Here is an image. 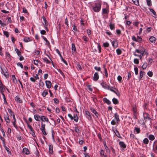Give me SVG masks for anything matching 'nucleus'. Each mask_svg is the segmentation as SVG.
Returning a JSON list of instances; mask_svg holds the SVG:
<instances>
[{"instance_id": "obj_1", "label": "nucleus", "mask_w": 157, "mask_h": 157, "mask_svg": "<svg viewBox=\"0 0 157 157\" xmlns=\"http://www.w3.org/2000/svg\"><path fill=\"white\" fill-rule=\"evenodd\" d=\"M101 4L100 2L95 3V4L92 6L94 11L96 12H99L101 9Z\"/></svg>"}, {"instance_id": "obj_2", "label": "nucleus", "mask_w": 157, "mask_h": 157, "mask_svg": "<svg viewBox=\"0 0 157 157\" xmlns=\"http://www.w3.org/2000/svg\"><path fill=\"white\" fill-rule=\"evenodd\" d=\"M109 90L115 93L118 96H120V94L119 92L115 88H114L113 87H111V88H110V87L109 86Z\"/></svg>"}, {"instance_id": "obj_3", "label": "nucleus", "mask_w": 157, "mask_h": 157, "mask_svg": "<svg viewBox=\"0 0 157 157\" xmlns=\"http://www.w3.org/2000/svg\"><path fill=\"white\" fill-rule=\"evenodd\" d=\"M27 124L28 127L30 131V133L32 135V136L33 137H35L36 136V135L35 133V132L33 129L31 125H29L28 123H27Z\"/></svg>"}, {"instance_id": "obj_4", "label": "nucleus", "mask_w": 157, "mask_h": 157, "mask_svg": "<svg viewBox=\"0 0 157 157\" xmlns=\"http://www.w3.org/2000/svg\"><path fill=\"white\" fill-rule=\"evenodd\" d=\"M1 68L2 70V74H3L6 78H8L9 77V75L6 70V68L5 67H4L2 68L1 67Z\"/></svg>"}, {"instance_id": "obj_5", "label": "nucleus", "mask_w": 157, "mask_h": 157, "mask_svg": "<svg viewBox=\"0 0 157 157\" xmlns=\"http://www.w3.org/2000/svg\"><path fill=\"white\" fill-rule=\"evenodd\" d=\"M119 144L121 148V150H123L125 148H126V144L123 141H120L119 143Z\"/></svg>"}, {"instance_id": "obj_6", "label": "nucleus", "mask_w": 157, "mask_h": 157, "mask_svg": "<svg viewBox=\"0 0 157 157\" xmlns=\"http://www.w3.org/2000/svg\"><path fill=\"white\" fill-rule=\"evenodd\" d=\"M90 110L94 114L96 117L98 118L99 114L98 113L97 111L95 110V109L91 107L90 108Z\"/></svg>"}, {"instance_id": "obj_7", "label": "nucleus", "mask_w": 157, "mask_h": 157, "mask_svg": "<svg viewBox=\"0 0 157 157\" xmlns=\"http://www.w3.org/2000/svg\"><path fill=\"white\" fill-rule=\"evenodd\" d=\"M34 118L36 121H39V119H41V121L44 122V121L43 120V118H42L41 116L40 117L38 115H34Z\"/></svg>"}, {"instance_id": "obj_8", "label": "nucleus", "mask_w": 157, "mask_h": 157, "mask_svg": "<svg viewBox=\"0 0 157 157\" xmlns=\"http://www.w3.org/2000/svg\"><path fill=\"white\" fill-rule=\"evenodd\" d=\"M5 87V86L3 85L2 82H0V92L2 94H3Z\"/></svg>"}, {"instance_id": "obj_9", "label": "nucleus", "mask_w": 157, "mask_h": 157, "mask_svg": "<svg viewBox=\"0 0 157 157\" xmlns=\"http://www.w3.org/2000/svg\"><path fill=\"white\" fill-rule=\"evenodd\" d=\"M4 119L6 122L7 124H9L10 122V120L9 118V117L7 113L6 115H4Z\"/></svg>"}, {"instance_id": "obj_10", "label": "nucleus", "mask_w": 157, "mask_h": 157, "mask_svg": "<svg viewBox=\"0 0 157 157\" xmlns=\"http://www.w3.org/2000/svg\"><path fill=\"white\" fill-rule=\"evenodd\" d=\"M45 83L47 88L48 89H50L51 88L52 86V83L50 81L48 80L46 81Z\"/></svg>"}, {"instance_id": "obj_11", "label": "nucleus", "mask_w": 157, "mask_h": 157, "mask_svg": "<svg viewBox=\"0 0 157 157\" xmlns=\"http://www.w3.org/2000/svg\"><path fill=\"white\" fill-rule=\"evenodd\" d=\"M85 113L87 116L86 117L89 120H92V117L90 113L88 111H85Z\"/></svg>"}, {"instance_id": "obj_12", "label": "nucleus", "mask_w": 157, "mask_h": 157, "mask_svg": "<svg viewBox=\"0 0 157 157\" xmlns=\"http://www.w3.org/2000/svg\"><path fill=\"white\" fill-rule=\"evenodd\" d=\"M111 41L112 45L114 48H116L118 47V43L116 40H114L113 41L111 40Z\"/></svg>"}, {"instance_id": "obj_13", "label": "nucleus", "mask_w": 157, "mask_h": 157, "mask_svg": "<svg viewBox=\"0 0 157 157\" xmlns=\"http://www.w3.org/2000/svg\"><path fill=\"white\" fill-rule=\"evenodd\" d=\"M99 78V75L97 72H95L94 75L93 80L95 81H97Z\"/></svg>"}, {"instance_id": "obj_14", "label": "nucleus", "mask_w": 157, "mask_h": 157, "mask_svg": "<svg viewBox=\"0 0 157 157\" xmlns=\"http://www.w3.org/2000/svg\"><path fill=\"white\" fill-rule=\"evenodd\" d=\"M15 100L18 103H20L22 102V100L18 96H16L15 98Z\"/></svg>"}, {"instance_id": "obj_15", "label": "nucleus", "mask_w": 157, "mask_h": 157, "mask_svg": "<svg viewBox=\"0 0 157 157\" xmlns=\"http://www.w3.org/2000/svg\"><path fill=\"white\" fill-rule=\"evenodd\" d=\"M22 152L24 153H25L26 155H28L29 154V149L25 147H24L23 148Z\"/></svg>"}, {"instance_id": "obj_16", "label": "nucleus", "mask_w": 157, "mask_h": 157, "mask_svg": "<svg viewBox=\"0 0 157 157\" xmlns=\"http://www.w3.org/2000/svg\"><path fill=\"white\" fill-rule=\"evenodd\" d=\"M48 90L45 89L44 90L42 94V95L43 97H45L48 94Z\"/></svg>"}, {"instance_id": "obj_17", "label": "nucleus", "mask_w": 157, "mask_h": 157, "mask_svg": "<svg viewBox=\"0 0 157 157\" xmlns=\"http://www.w3.org/2000/svg\"><path fill=\"white\" fill-rule=\"evenodd\" d=\"M143 115H144V119L145 120H146V119H148V121H150V120H151V119L149 117V115L148 114V113H144Z\"/></svg>"}, {"instance_id": "obj_18", "label": "nucleus", "mask_w": 157, "mask_h": 157, "mask_svg": "<svg viewBox=\"0 0 157 157\" xmlns=\"http://www.w3.org/2000/svg\"><path fill=\"white\" fill-rule=\"evenodd\" d=\"M101 84L103 88L105 89H107L108 90L109 89V86H108L107 85L105 84L104 82H102Z\"/></svg>"}, {"instance_id": "obj_19", "label": "nucleus", "mask_w": 157, "mask_h": 157, "mask_svg": "<svg viewBox=\"0 0 157 157\" xmlns=\"http://www.w3.org/2000/svg\"><path fill=\"white\" fill-rule=\"evenodd\" d=\"M114 117L115 119L116 120L117 122H118L120 121L119 118V115L117 113H115L114 114Z\"/></svg>"}, {"instance_id": "obj_20", "label": "nucleus", "mask_w": 157, "mask_h": 157, "mask_svg": "<svg viewBox=\"0 0 157 157\" xmlns=\"http://www.w3.org/2000/svg\"><path fill=\"white\" fill-rule=\"evenodd\" d=\"M53 146L52 145H49V153L50 154H52L53 152Z\"/></svg>"}, {"instance_id": "obj_21", "label": "nucleus", "mask_w": 157, "mask_h": 157, "mask_svg": "<svg viewBox=\"0 0 157 157\" xmlns=\"http://www.w3.org/2000/svg\"><path fill=\"white\" fill-rule=\"evenodd\" d=\"M42 18L43 19V21L44 23V24L43 23H42L43 25H45V26H48V21L46 20V19L44 16H43L42 17Z\"/></svg>"}, {"instance_id": "obj_22", "label": "nucleus", "mask_w": 157, "mask_h": 157, "mask_svg": "<svg viewBox=\"0 0 157 157\" xmlns=\"http://www.w3.org/2000/svg\"><path fill=\"white\" fill-rule=\"evenodd\" d=\"M143 47H141L139 48L138 49H136V52L138 53H141L143 51Z\"/></svg>"}, {"instance_id": "obj_23", "label": "nucleus", "mask_w": 157, "mask_h": 157, "mask_svg": "<svg viewBox=\"0 0 157 157\" xmlns=\"http://www.w3.org/2000/svg\"><path fill=\"white\" fill-rule=\"evenodd\" d=\"M149 40L152 43H155L156 41V38L155 37L151 36L149 39Z\"/></svg>"}, {"instance_id": "obj_24", "label": "nucleus", "mask_w": 157, "mask_h": 157, "mask_svg": "<svg viewBox=\"0 0 157 157\" xmlns=\"http://www.w3.org/2000/svg\"><path fill=\"white\" fill-rule=\"evenodd\" d=\"M71 49L72 50V53L73 54L74 52H75L76 51V48L75 44H71Z\"/></svg>"}, {"instance_id": "obj_25", "label": "nucleus", "mask_w": 157, "mask_h": 157, "mask_svg": "<svg viewBox=\"0 0 157 157\" xmlns=\"http://www.w3.org/2000/svg\"><path fill=\"white\" fill-rule=\"evenodd\" d=\"M144 74V72L143 71H141L140 72V76L139 77V81L142 78L143 75Z\"/></svg>"}, {"instance_id": "obj_26", "label": "nucleus", "mask_w": 157, "mask_h": 157, "mask_svg": "<svg viewBox=\"0 0 157 157\" xmlns=\"http://www.w3.org/2000/svg\"><path fill=\"white\" fill-rule=\"evenodd\" d=\"M103 101L108 105H109L111 103L110 101L106 98H103Z\"/></svg>"}, {"instance_id": "obj_27", "label": "nucleus", "mask_w": 157, "mask_h": 157, "mask_svg": "<svg viewBox=\"0 0 157 157\" xmlns=\"http://www.w3.org/2000/svg\"><path fill=\"white\" fill-rule=\"evenodd\" d=\"M134 131V133H135V132H136V133L137 134H139L140 132V128H137V127H136L135 128Z\"/></svg>"}, {"instance_id": "obj_28", "label": "nucleus", "mask_w": 157, "mask_h": 157, "mask_svg": "<svg viewBox=\"0 0 157 157\" xmlns=\"http://www.w3.org/2000/svg\"><path fill=\"white\" fill-rule=\"evenodd\" d=\"M4 147L5 148V149L6 150V151H7V152H8V154H11V151H10V149L9 148H8V147H7L6 145V144H4Z\"/></svg>"}, {"instance_id": "obj_29", "label": "nucleus", "mask_w": 157, "mask_h": 157, "mask_svg": "<svg viewBox=\"0 0 157 157\" xmlns=\"http://www.w3.org/2000/svg\"><path fill=\"white\" fill-rule=\"evenodd\" d=\"M74 120V121L77 122L78 121V117L77 116V114H74V116L73 117V120Z\"/></svg>"}, {"instance_id": "obj_30", "label": "nucleus", "mask_w": 157, "mask_h": 157, "mask_svg": "<svg viewBox=\"0 0 157 157\" xmlns=\"http://www.w3.org/2000/svg\"><path fill=\"white\" fill-rule=\"evenodd\" d=\"M2 95L3 98V99H4V104H5L7 105H8V103H7V102L6 101V97H5V94H2Z\"/></svg>"}, {"instance_id": "obj_31", "label": "nucleus", "mask_w": 157, "mask_h": 157, "mask_svg": "<svg viewBox=\"0 0 157 157\" xmlns=\"http://www.w3.org/2000/svg\"><path fill=\"white\" fill-rule=\"evenodd\" d=\"M103 68L104 69V73L105 74V76L106 78H107L108 77V75L107 72V69L105 68V67H103Z\"/></svg>"}, {"instance_id": "obj_32", "label": "nucleus", "mask_w": 157, "mask_h": 157, "mask_svg": "<svg viewBox=\"0 0 157 157\" xmlns=\"http://www.w3.org/2000/svg\"><path fill=\"white\" fill-rule=\"evenodd\" d=\"M15 51L18 56H20L21 55V52L17 48H15Z\"/></svg>"}, {"instance_id": "obj_33", "label": "nucleus", "mask_w": 157, "mask_h": 157, "mask_svg": "<svg viewBox=\"0 0 157 157\" xmlns=\"http://www.w3.org/2000/svg\"><path fill=\"white\" fill-rule=\"evenodd\" d=\"M134 4L136 6H139V0H132Z\"/></svg>"}, {"instance_id": "obj_34", "label": "nucleus", "mask_w": 157, "mask_h": 157, "mask_svg": "<svg viewBox=\"0 0 157 157\" xmlns=\"http://www.w3.org/2000/svg\"><path fill=\"white\" fill-rule=\"evenodd\" d=\"M142 53H143L144 55H146L147 56L148 55L147 50L146 49H144V48H143V51Z\"/></svg>"}, {"instance_id": "obj_35", "label": "nucleus", "mask_w": 157, "mask_h": 157, "mask_svg": "<svg viewBox=\"0 0 157 157\" xmlns=\"http://www.w3.org/2000/svg\"><path fill=\"white\" fill-rule=\"evenodd\" d=\"M112 101L114 104H117L118 103V102L117 99L116 98H114L112 99Z\"/></svg>"}, {"instance_id": "obj_36", "label": "nucleus", "mask_w": 157, "mask_h": 157, "mask_svg": "<svg viewBox=\"0 0 157 157\" xmlns=\"http://www.w3.org/2000/svg\"><path fill=\"white\" fill-rule=\"evenodd\" d=\"M110 28L111 30H113L115 29L114 25L113 24L110 23L109 24Z\"/></svg>"}, {"instance_id": "obj_37", "label": "nucleus", "mask_w": 157, "mask_h": 157, "mask_svg": "<svg viewBox=\"0 0 157 157\" xmlns=\"http://www.w3.org/2000/svg\"><path fill=\"white\" fill-rule=\"evenodd\" d=\"M42 37L43 38L44 40L46 41V44L47 45H48L50 44L49 42L48 41L46 38L44 37V36H42Z\"/></svg>"}, {"instance_id": "obj_38", "label": "nucleus", "mask_w": 157, "mask_h": 157, "mask_svg": "<svg viewBox=\"0 0 157 157\" xmlns=\"http://www.w3.org/2000/svg\"><path fill=\"white\" fill-rule=\"evenodd\" d=\"M149 139L150 140H153L155 139V138L153 135H150L149 136Z\"/></svg>"}, {"instance_id": "obj_39", "label": "nucleus", "mask_w": 157, "mask_h": 157, "mask_svg": "<svg viewBox=\"0 0 157 157\" xmlns=\"http://www.w3.org/2000/svg\"><path fill=\"white\" fill-rule=\"evenodd\" d=\"M147 5L149 6L152 5L151 1V0H146Z\"/></svg>"}, {"instance_id": "obj_40", "label": "nucleus", "mask_w": 157, "mask_h": 157, "mask_svg": "<svg viewBox=\"0 0 157 157\" xmlns=\"http://www.w3.org/2000/svg\"><path fill=\"white\" fill-rule=\"evenodd\" d=\"M41 128H40L41 130L42 131V130H45V124L41 123Z\"/></svg>"}, {"instance_id": "obj_41", "label": "nucleus", "mask_w": 157, "mask_h": 157, "mask_svg": "<svg viewBox=\"0 0 157 157\" xmlns=\"http://www.w3.org/2000/svg\"><path fill=\"white\" fill-rule=\"evenodd\" d=\"M149 10L150 12L152 13L154 15L156 16V12L153 9L149 8Z\"/></svg>"}, {"instance_id": "obj_42", "label": "nucleus", "mask_w": 157, "mask_h": 157, "mask_svg": "<svg viewBox=\"0 0 157 157\" xmlns=\"http://www.w3.org/2000/svg\"><path fill=\"white\" fill-rule=\"evenodd\" d=\"M147 63H144V64L142 66V68L143 69H145L147 68Z\"/></svg>"}, {"instance_id": "obj_43", "label": "nucleus", "mask_w": 157, "mask_h": 157, "mask_svg": "<svg viewBox=\"0 0 157 157\" xmlns=\"http://www.w3.org/2000/svg\"><path fill=\"white\" fill-rule=\"evenodd\" d=\"M43 60L47 63H50L51 62L49 61L46 58H44L43 59Z\"/></svg>"}, {"instance_id": "obj_44", "label": "nucleus", "mask_w": 157, "mask_h": 157, "mask_svg": "<svg viewBox=\"0 0 157 157\" xmlns=\"http://www.w3.org/2000/svg\"><path fill=\"white\" fill-rule=\"evenodd\" d=\"M24 41L25 42H28L31 41L29 37H26L24 39Z\"/></svg>"}, {"instance_id": "obj_45", "label": "nucleus", "mask_w": 157, "mask_h": 157, "mask_svg": "<svg viewBox=\"0 0 157 157\" xmlns=\"http://www.w3.org/2000/svg\"><path fill=\"white\" fill-rule=\"evenodd\" d=\"M116 52L117 53V54L118 55H120L121 54L122 51L121 50H120L119 49H117L116 50Z\"/></svg>"}, {"instance_id": "obj_46", "label": "nucleus", "mask_w": 157, "mask_h": 157, "mask_svg": "<svg viewBox=\"0 0 157 157\" xmlns=\"http://www.w3.org/2000/svg\"><path fill=\"white\" fill-rule=\"evenodd\" d=\"M137 42H140L142 41V38L140 36H137Z\"/></svg>"}, {"instance_id": "obj_47", "label": "nucleus", "mask_w": 157, "mask_h": 157, "mask_svg": "<svg viewBox=\"0 0 157 157\" xmlns=\"http://www.w3.org/2000/svg\"><path fill=\"white\" fill-rule=\"evenodd\" d=\"M41 117L42 118H43V120L44 121H45L47 122H49V120L48 118L46 117H45L44 116H42Z\"/></svg>"}, {"instance_id": "obj_48", "label": "nucleus", "mask_w": 157, "mask_h": 157, "mask_svg": "<svg viewBox=\"0 0 157 157\" xmlns=\"http://www.w3.org/2000/svg\"><path fill=\"white\" fill-rule=\"evenodd\" d=\"M3 33L4 35H5L7 37H8L9 36V33L7 31H4Z\"/></svg>"}, {"instance_id": "obj_49", "label": "nucleus", "mask_w": 157, "mask_h": 157, "mask_svg": "<svg viewBox=\"0 0 157 157\" xmlns=\"http://www.w3.org/2000/svg\"><path fill=\"white\" fill-rule=\"evenodd\" d=\"M82 38L85 41H88L89 40V39L85 36H83Z\"/></svg>"}, {"instance_id": "obj_50", "label": "nucleus", "mask_w": 157, "mask_h": 157, "mask_svg": "<svg viewBox=\"0 0 157 157\" xmlns=\"http://www.w3.org/2000/svg\"><path fill=\"white\" fill-rule=\"evenodd\" d=\"M133 62L134 63L136 64H138L139 62V60L137 58L135 59Z\"/></svg>"}, {"instance_id": "obj_51", "label": "nucleus", "mask_w": 157, "mask_h": 157, "mask_svg": "<svg viewBox=\"0 0 157 157\" xmlns=\"http://www.w3.org/2000/svg\"><path fill=\"white\" fill-rule=\"evenodd\" d=\"M148 139L147 138H145L143 142L144 144H148Z\"/></svg>"}, {"instance_id": "obj_52", "label": "nucleus", "mask_w": 157, "mask_h": 157, "mask_svg": "<svg viewBox=\"0 0 157 157\" xmlns=\"http://www.w3.org/2000/svg\"><path fill=\"white\" fill-rule=\"evenodd\" d=\"M108 13V11L105 8L102 9V13L103 14H107Z\"/></svg>"}, {"instance_id": "obj_53", "label": "nucleus", "mask_w": 157, "mask_h": 157, "mask_svg": "<svg viewBox=\"0 0 157 157\" xmlns=\"http://www.w3.org/2000/svg\"><path fill=\"white\" fill-rule=\"evenodd\" d=\"M54 134H55V133H54V130H52V140L53 141H55L54 137Z\"/></svg>"}, {"instance_id": "obj_54", "label": "nucleus", "mask_w": 157, "mask_h": 157, "mask_svg": "<svg viewBox=\"0 0 157 157\" xmlns=\"http://www.w3.org/2000/svg\"><path fill=\"white\" fill-rule=\"evenodd\" d=\"M116 136L119 137L120 138H121V137L120 136V133L117 130H116Z\"/></svg>"}, {"instance_id": "obj_55", "label": "nucleus", "mask_w": 157, "mask_h": 157, "mask_svg": "<svg viewBox=\"0 0 157 157\" xmlns=\"http://www.w3.org/2000/svg\"><path fill=\"white\" fill-rule=\"evenodd\" d=\"M7 109L8 112L10 113L11 116H12L13 115V114H14L13 112L10 109L8 108Z\"/></svg>"}, {"instance_id": "obj_56", "label": "nucleus", "mask_w": 157, "mask_h": 157, "mask_svg": "<svg viewBox=\"0 0 157 157\" xmlns=\"http://www.w3.org/2000/svg\"><path fill=\"white\" fill-rule=\"evenodd\" d=\"M103 46L105 47H108L109 46V44L108 42L104 43L103 44Z\"/></svg>"}, {"instance_id": "obj_57", "label": "nucleus", "mask_w": 157, "mask_h": 157, "mask_svg": "<svg viewBox=\"0 0 157 157\" xmlns=\"http://www.w3.org/2000/svg\"><path fill=\"white\" fill-rule=\"evenodd\" d=\"M16 121H13L12 122L14 126V127L16 128L17 129V126L16 124Z\"/></svg>"}, {"instance_id": "obj_58", "label": "nucleus", "mask_w": 157, "mask_h": 157, "mask_svg": "<svg viewBox=\"0 0 157 157\" xmlns=\"http://www.w3.org/2000/svg\"><path fill=\"white\" fill-rule=\"evenodd\" d=\"M116 120L115 121V120L113 119L111 121V124L112 125H115L116 124Z\"/></svg>"}, {"instance_id": "obj_59", "label": "nucleus", "mask_w": 157, "mask_h": 157, "mask_svg": "<svg viewBox=\"0 0 157 157\" xmlns=\"http://www.w3.org/2000/svg\"><path fill=\"white\" fill-rule=\"evenodd\" d=\"M147 74L150 77H151L152 76L153 73L152 72L149 71L147 72Z\"/></svg>"}, {"instance_id": "obj_60", "label": "nucleus", "mask_w": 157, "mask_h": 157, "mask_svg": "<svg viewBox=\"0 0 157 157\" xmlns=\"http://www.w3.org/2000/svg\"><path fill=\"white\" fill-rule=\"evenodd\" d=\"M117 79L119 82H121L122 79V78L120 75H119L117 77Z\"/></svg>"}, {"instance_id": "obj_61", "label": "nucleus", "mask_w": 157, "mask_h": 157, "mask_svg": "<svg viewBox=\"0 0 157 157\" xmlns=\"http://www.w3.org/2000/svg\"><path fill=\"white\" fill-rule=\"evenodd\" d=\"M135 72V74L136 75H137L138 74V69L137 67H135L134 68Z\"/></svg>"}, {"instance_id": "obj_62", "label": "nucleus", "mask_w": 157, "mask_h": 157, "mask_svg": "<svg viewBox=\"0 0 157 157\" xmlns=\"http://www.w3.org/2000/svg\"><path fill=\"white\" fill-rule=\"evenodd\" d=\"M76 67L77 69H78L79 70L82 69L79 63H77L76 66Z\"/></svg>"}, {"instance_id": "obj_63", "label": "nucleus", "mask_w": 157, "mask_h": 157, "mask_svg": "<svg viewBox=\"0 0 157 157\" xmlns=\"http://www.w3.org/2000/svg\"><path fill=\"white\" fill-rule=\"evenodd\" d=\"M95 69L98 71H101V68L100 67H98L97 66H95L94 67Z\"/></svg>"}, {"instance_id": "obj_64", "label": "nucleus", "mask_w": 157, "mask_h": 157, "mask_svg": "<svg viewBox=\"0 0 157 157\" xmlns=\"http://www.w3.org/2000/svg\"><path fill=\"white\" fill-rule=\"evenodd\" d=\"M17 66L20 67L22 69L23 68V66L21 63L19 62L17 63Z\"/></svg>"}]
</instances>
